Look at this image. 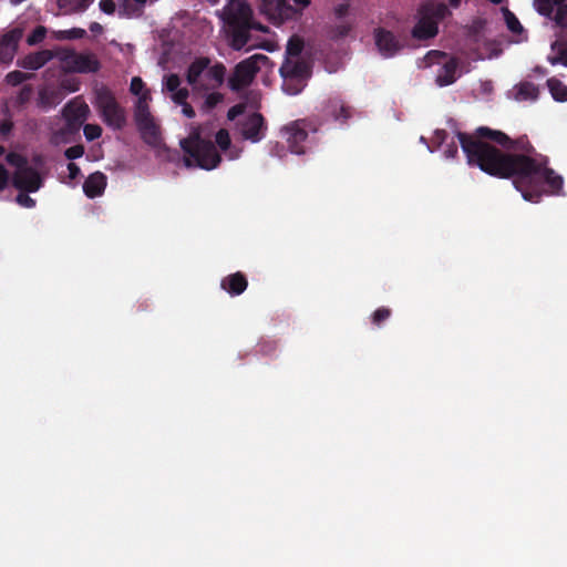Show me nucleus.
<instances>
[{
	"mask_svg": "<svg viewBox=\"0 0 567 567\" xmlns=\"http://www.w3.org/2000/svg\"><path fill=\"white\" fill-rule=\"evenodd\" d=\"M100 9L106 14H113L115 12L116 6L113 0H101Z\"/></svg>",
	"mask_w": 567,
	"mask_h": 567,
	"instance_id": "47",
	"label": "nucleus"
},
{
	"mask_svg": "<svg viewBox=\"0 0 567 567\" xmlns=\"http://www.w3.org/2000/svg\"><path fill=\"white\" fill-rule=\"evenodd\" d=\"M22 30L19 28L11 29L0 39V62L9 64L13 61L22 39Z\"/></svg>",
	"mask_w": 567,
	"mask_h": 567,
	"instance_id": "15",
	"label": "nucleus"
},
{
	"mask_svg": "<svg viewBox=\"0 0 567 567\" xmlns=\"http://www.w3.org/2000/svg\"><path fill=\"white\" fill-rule=\"evenodd\" d=\"M564 49H561L556 56L549 58L548 61L551 65L563 64L564 65Z\"/></svg>",
	"mask_w": 567,
	"mask_h": 567,
	"instance_id": "56",
	"label": "nucleus"
},
{
	"mask_svg": "<svg viewBox=\"0 0 567 567\" xmlns=\"http://www.w3.org/2000/svg\"><path fill=\"white\" fill-rule=\"evenodd\" d=\"M83 154H84V146L82 144L71 146L64 151V156L71 161L82 157Z\"/></svg>",
	"mask_w": 567,
	"mask_h": 567,
	"instance_id": "39",
	"label": "nucleus"
},
{
	"mask_svg": "<svg viewBox=\"0 0 567 567\" xmlns=\"http://www.w3.org/2000/svg\"><path fill=\"white\" fill-rule=\"evenodd\" d=\"M182 112L183 114L187 117V118H193L195 117V111L194 109L192 107V105L187 102L185 104H182Z\"/></svg>",
	"mask_w": 567,
	"mask_h": 567,
	"instance_id": "55",
	"label": "nucleus"
},
{
	"mask_svg": "<svg viewBox=\"0 0 567 567\" xmlns=\"http://www.w3.org/2000/svg\"><path fill=\"white\" fill-rule=\"evenodd\" d=\"M150 91L144 92L137 99L134 109V121L143 141L150 145H156L159 140V132L150 111Z\"/></svg>",
	"mask_w": 567,
	"mask_h": 567,
	"instance_id": "7",
	"label": "nucleus"
},
{
	"mask_svg": "<svg viewBox=\"0 0 567 567\" xmlns=\"http://www.w3.org/2000/svg\"><path fill=\"white\" fill-rule=\"evenodd\" d=\"M92 2L93 0H83V4L80 7V10H86Z\"/></svg>",
	"mask_w": 567,
	"mask_h": 567,
	"instance_id": "60",
	"label": "nucleus"
},
{
	"mask_svg": "<svg viewBox=\"0 0 567 567\" xmlns=\"http://www.w3.org/2000/svg\"><path fill=\"white\" fill-rule=\"evenodd\" d=\"M223 17L230 32V45L237 51L249 42L251 29L267 31V28L252 21V10L245 0H229Z\"/></svg>",
	"mask_w": 567,
	"mask_h": 567,
	"instance_id": "2",
	"label": "nucleus"
},
{
	"mask_svg": "<svg viewBox=\"0 0 567 567\" xmlns=\"http://www.w3.org/2000/svg\"><path fill=\"white\" fill-rule=\"evenodd\" d=\"M554 21L560 27H567V4L556 9Z\"/></svg>",
	"mask_w": 567,
	"mask_h": 567,
	"instance_id": "42",
	"label": "nucleus"
},
{
	"mask_svg": "<svg viewBox=\"0 0 567 567\" xmlns=\"http://www.w3.org/2000/svg\"><path fill=\"white\" fill-rule=\"evenodd\" d=\"M11 183L20 192L35 193L41 188L43 181L38 171L29 166L21 171H14Z\"/></svg>",
	"mask_w": 567,
	"mask_h": 567,
	"instance_id": "13",
	"label": "nucleus"
},
{
	"mask_svg": "<svg viewBox=\"0 0 567 567\" xmlns=\"http://www.w3.org/2000/svg\"><path fill=\"white\" fill-rule=\"evenodd\" d=\"M6 162L16 167V171L29 167L28 159L17 152H10L6 155Z\"/></svg>",
	"mask_w": 567,
	"mask_h": 567,
	"instance_id": "27",
	"label": "nucleus"
},
{
	"mask_svg": "<svg viewBox=\"0 0 567 567\" xmlns=\"http://www.w3.org/2000/svg\"><path fill=\"white\" fill-rule=\"evenodd\" d=\"M458 153V148L455 142H452L446 145V148L444 150V155L446 158H455Z\"/></svg>",
	"mask_w": 567,
	"mask_h": 567,
	"instance_id": "50",
	"label": "nucleus"
},
{
	"mask_svg": "<svg viewBox=\"0 0 567 567\" xmlns=\"http://www.w3.org/2000/svg\"><path fill=\"white\" fill-rule=\"evenodd\" d=\"M451 12L447 6L443 2H427L424 3L420 9L421 17H427L429 19L436 20V24L439 21L443 20L445 17L450 16Z\"/></svg>",
	"mask_w": 567,
	"mask_h": 567,
	"instance_id": "23",
	"label": "nucleus"
},
{
	"mask_svg": "<svg viewBox=\"0 0 567 567\" xmlns=\"http://www.w3.org/2000/svg\"><path fill=\"white\" fill-rule=\"evenodd\" d=\"M462 0H449V4L452 7V8H458L460 4H461Z\"/></svg>",
	"mask_w": 567,
	"mask_h": 567,
	"instance_id": "59",
	"label": "nucleus"
},
{
	"mask_svg": "<svg viewBox=\"0 0 567 567\" xmlns=\"http://www.w3.org/2000/svg\"><path fill=\"white\" fill-rule=\"evenodd\" d=\"M224 96L219 92H213L206 95L203 107L206 111H210L215 109L221 101Z\"/></svg>",
	"mask_w": 567,
	"mask_h": 567,
	"instance_id": "35",
	"label": "nucleus"
},
{
	"mask_svg": "<svg viewBox=\"0 0 567 567\" xmlns=\"http://www.w3.org/2000/svg\"><path fill=\"white\" fill-rule=\"evenodd\" d=\"M181 147L187 155L184 158L186 167L197 166L210 171L216 168L221 161L215 144L212 141L203 140L198 133L183 138Z\"/></svg>",
	"mask_w": 567,
	"mask_h": 567,
	"instance_id": "3",
	"label": "nucleus"
},
{
	"mask_svg": "<svg viewBox=\"0 0 567 567\" xmlns=\"http://www.w3.org/2000/svg\"><path fill=\"white\" fill-rule=\"evenodd\" d=\"M53 59V53L50 50H41L27 54L25 56L18 59L17 65L19 68L35 71L45 65Z\"/></svg>",
	"mask_w": 567,
	"mask_h": 567,
	"instance_id": "17",
	"label": "nucleus"
},
{
	"mask_svg": "<svg viewBox=\"0 0 567 567\" xmlns=\"http://www.w3.org/2000/svg\"><path fill=\"white\" fill-rule=\"evenodd\" d=\"M349 11V4L347 3H341L339 6L336 7L334 9V13L338 18H343Z\"/></svg>",
	"mask_w": 567,
	"mask_h": 567,
	"instance_id": "54",
	"label": "nucleus"
},
{
	"mask_svg": "<svg viewBox=\"0 0 567 567\" xmlns=\"http://www.w3.org/2000/svg\"><path fill=\"white\" fill-rule=\"evenodd\" d=\"M447 138V132L445 130H436L434 132L432 142L436 144V146H441Z\"/></svg>",
	"mask_w": 567,
	"mask_h": 567,
	"instance_id": "49",
	"label": "nucleus"
},
{
	"mask_svg": "<svg viewBox=\"0 0 567 567\" xmlns=\"http://www.w3.org/2000/svg\"><path fill=\"white\" fill-rule=\"evenodd\" d=\"M226 74V68L223 63H216L213 66H208L205 71V76L203 82L204 89H216L220 86L224 82Z\"/></svg>",
	"mask_w": 567,
	"mask_h": 567,
	"instance_id": "22",
	"label": "nucleus"
},
{
	"mask_svg": "<svg viewBox=\"0 0 567 567\" xmlns=\"http://www.w3.org/2000/svg\"><path fill=\"white\" fill-rule=\"evenodd\" d=\"M504 18L509 31L513 33H520L523 31V25L520 24L519 20L507 8L504 9Z\"/></svg>",
	"mask_w": 567,
	"mask_h": 567,
	"instance_id": "28",
	"label": "nucleus"
},
{
	"mask_svg": "<svg viewBox=\"0 0 567 567\" xmlns=\"http://www.w3.org/2000/svg\"><path fill=\"white\" fill-rule=\"evenodd\" d=\"M439 32L436 20L421 17L412 29V37L417 40H427L434 38Z\"/></svg>",
	"mask_w": 567,
	"mask_h": 567,
	"instance_id": "20",
	"label": "nucleus"
},
{
	"mask_svg": "<svg viewBox=\"0 0 567 567\" xmlns=\"http://www.w3.org/2000/svg\"><path fill=\"white\" fill-rule=\"evenodd\" d=\"M181 85V79L177 74L172 73L169 75L165 76V83L164 86L168 92H175L177 89H179Z\"/></svg>",
	"mask_w": 567,
	"mask_h": 567,
	"instance_id": "38",
	"label": "nucleus"
},
{
	"mask_svg": "<svg viewBox=\"0 0 567 567\" xmlns=\"http://www.w3.org/2000/svg\"><path fill=\"white\" fill-rule=\"evenodd\" d=\"M327 114L331 115L336 121L344 123L351 116L350 107L344 105L341 100H330L326 106Z\"/></svg>",
	"mask_w": 567,
	"mask_h": 567,
	"instance_id": "24",
	"label": "nucleus"
},
{
	"mask_svg": "<svg viewBox=\"0 0 567 567\" xmlns=\"http://www.w3.org/2000/svg\"><path fill=\"white\" fill-rule=\"evenodd\" d=\"M268 58L264 54H255L239 62L228 80V85L233 91H240L252 82L256 73L260 70L259 62H265Z\"/></svg>",
	"mask_w": 567,
	"mask_h": 567,
	"instance_id": "8",
	"label": "nucleus"
},
{
	"mask_svg": "<svg viewBox=\"0 0 567 567\" xmlns=\"http://www.w3.org/2000/svg\"><path fill=\"white\" fill-rule=\"evenodd\" d=\"M210 65V59L206 56L195 59L186 71V80L194 89H204L205 71Z\"/></svg>",
	"mask_w": 567,
	"mask_h": 567,
	"instance_id": "16",
	"label": "nucleus"
},
{
	"mask_svg": "<svg viewBox=\"0 0 567 567\" xmlns=\"http://www.w3.org/2000/svg\"><path fill=\"white\" fill-rule=\"evenodd\" d=\"M456 137L467 164L497 178H514L525 200L538 203L542 185L560 195L564 179L548 167V157L536 153L527 136L511 138L502 131L480 126L473 134L457 132Z\"/></svg>",
	"mask_w": 567,
	"mask_h": 567,
	"instance_id": "1",
	"label": "nucleus"
},
{
	"mask_svg": "<svg viewBox=\"0 0 567 567\" xmlns=\"http://www.w3.org/2000/svg\"><path fill=\"white\" fill-rule=\"evenodd\" d=\"M189 96V92L186 87H179L172 94V100L174 103L182 105L187 103V99Z\"/></svg>",
	"mask_w": 567,
	"mask_h": 567,
	"instance_id": "41",
	"label": "nucleus"
},
{
	"mask_svg": "<svg viewBox=\"0 0 567 567\" xmlns=\"http://www.w3.org/2000/svg\"><path fill=\"white\" fill-rule=\"evenodd\" d=\"M351 31L350 24H339L336 25L332 30V38L334 39H342L346 38Z\"/></svg>",
	"mask_w": 567,
	"mask_h": 567,
	"instance_id": "45",
	"label": "nucleus"
},
{
	"mask_svg": "<svg viewBox=\"0 0 567 567\" xmlns=\"http://www.w3.org/2000/svg\"><path fill=\"white\" fill-rule=\"evenodd\" d=\"M457 60L451 58L446 61L442 68L439 70L435 82L439 86H447L453 84L457 79Z\"/></svg>",
	"mask_w": 567,
	"mask_h": 567,
	"instance_id": "21",
	"label": "nucleus"
},
{
	"mask_svg": "<svg viewBox=\"0 0 567 567\" xmlns=\"http://www.w3.org/2000/svg\"><path fill=\"white\" fill-rule=\"evenodd\" d=\"M392 315V311L388 307H380L371 315V322L380 327L385 320H388Z\"/></svg>",
	"mask_w": 567,
	"mask_h": 567,
	"instance_id": "29",
	"label": "nucleus"
},
{
	"mask_svg": "<svg viewBox=\"0 0 567 567\" xmlns=\"http://www.w3.org/2000/svg\"><path fill=\"white\" fill-rule=\"evenodd\" d=\"M137 4L144 6L146 0H134Z\"/></svg>",
	"mask_w": 567,
	"mask_h": 567,
	"instance_id": "64",
	"label": "nucleus"
},
{
	"mask_svg": "<svg viewBox=\"0 0 567 567\" xmlns=\"http://www.w3.org/2000/svg\"><path fill=\"white\" fill-rule=\"evenodd\" d=\"M68 171H69V178L72 181L76 179L81 174V169L75 163H69Z\"/></svg>",
	"mask_w": 567,
	"mask_h": 567,
	"instance_id": "53",
	"label": "nucleus"
},
{
	"mask_svg": "<svg viewBox=\"0 0 567 567\" xmlns=\"http://www.w3.org/2000/svg\"><path fill=\"white\" fill-rule=\"evenodd\" d=\"M62 61L66 69L74 73H95L101 68L100 61L93 53L70 51L62 58Z\"/></svg>",
	"mask_w": 567,
	"mask_h": 567,
	"instance_id": "11",
	"label": "nucleus"
},
{
	"mask_svg": "<svg viewBox=\"0 0 567 567\" xmlns=\"http://www.w3.org/2000/svg\"><path fill=\"white\" fill-rule=\"evenodd\" d=\"M537 94V87L530 82H524L518 85L517 97L520 100L536 99Z\"/></svg>",
	"mask_w": 567,
	"mask_h": 567,
	"instance_id": "26",
	"label": "nucleus"
},
{
	"mask_svg": "<svg viewBox=\"0 0 567 567\" xmlns=\"http://www.w3.org/2000/svg\"><path fill=\"white\" fill-rule=\"evenodd\" d=\"M89 106L85 103H68L63 111L65 126L61 132L64 134H76L85 122Z\"/></svg>",
	"mask_w": 567,
	"mask_h": 567,
	"instance_id": "12",
	"label": "nucleus"
},
{
	"mask_svg": "<svg viewBox=\"0 0 567 567\" xmlns=\"http://www.w3.org/2000/svg\"><path fill=\"white\" fill-rule=\"evenodd\" d=\"M84 136L87 141H94L101 137L102 127L97 124H85L83 127Z\"/></svg>",
	"mask_w": 567,
	"mask_h": 567,
	"instance_id": "36",
	"label": "nucleus"
},
{
	"mask_svg": "<svg viewBox=\"0 0 567 567\" xmlns=\"http://www.w3.org/2000/svg\"><path fill=\"white\" fill-rule=\"evenodd\" d=\"M373 39L378 52L384 59L395 56L404 48V43L392 31L382 27L373 30Z\"/></svg>",
	"mask_w": 567,
	"mask_h": 567,
	"instance_id": "9",
	"label": "nucleus"
},
{
	"mask_svg": "<svg viewBox=\"0 0 567 567\" xmlns=\"http://www.w3.org/2000/svg\"><path fill=\"white\" fill-rule=\"evenodd\" d=\"M145 83L143 80L138 76H134L131 81L130 91L132 94L137 95L138 97L146 92L147 90H144Z\"/></svg>",
	"mask_w": 567,
	"mask_h": 567,
	"instance_id": "40",
	"label": "nucleus"
},
{
	"mask_svg": "<svg viewBox=\"0 0 567 567\" xmlns=\"http://www.w3.org/2000/svg\"><path fill=\"white\" fill-rule=\"evenodd\" d=\"M10 182V175L8 169L0 164V192L7 188L8 184Z\"/></svg>",
	"mask_w": 567,
	"mask_h": 567,
	"instance_id": "46",
	"label": "nucleus"
},
{
	"mask_svg": "<svg viewBox=\"0 0 567 567\" xmlns=\"http://www.w3.org/2000/svg\"><path fill=\"white\" fill-rule=\"evenodd\" d=\"M303 49V41L298 37L289 39L286 53L290 56L297 58L300 55Z\"/></svg>",
	"mask_w": 567,
	"mask_h": 567,
	"instance_id": "30",
	"label": "nucleus"
},
{
	"mask_svg": "<svg viewBox=\"0 0 567 567\" xmlns=\"http://www.w3.org/2000/svg\"><path fill=\"white\" fill-rule=\"evenodd\" d=\"M86 34V31L81 28H72L70 30H63L59 32L58 38L62 40L82 39Z\"/></svg>",
	"mask_w": 567,
	"mask_h": 567,
	"instance_id": "33",
	"label": "nucleus"
},
{
	"mask_svg": "<svg viewBox=\"0 0 567 567\" xmlns=\"http://www.w3.org/2000/svg\"><path fill=\"white\" fill-rule=\"evenodd\" d=\"M238 126L243 138L251 143H258L266 136L267 123L262 114L258 112L250 113L240 120Z\"/></svg>",
	"mask_w": 567,
	"mask_h": 567,
	"instance_id": "10",
	"label": "nucleus"
},
{
	"mask_svg": "<svg viewBox=\"0 0 567 567\" xmlns=\"http://www.w3.org/2000/svg\"><path fill=\"white\" fill-rule=\"evenodd\" d=\"M220 287L231 297L240 296L248 287V280L245 274L237 271L221 279Z\"/></svg>",
	"mask_w": 567,
	"mask_h": 567,
	"instance_id": "18",
	"label": "nucleus"
},
{
	"mask_svg": "<svg viewBox=\"0 0 567 567\" xmlns=\"http://www.w3.org/2000/svg\"><path fill=\"white\" fill-rule=\"evenodd\" d=\"M45 97H47V93L45 92H41L40 93V99H41L42 103H45Z\"/></svg>",
	"mask_w": 567,
	"mask_h": 567,
	"instance_id": "62",
	"label": "nucleus"
},
{
	"mask_svg": "<svg viewBox=\"0 0 567 567\" xmlns=\"http://www.w3.org/2000/svg\"><path fill=\"white\" fill-rule=\"evenodd\" d=\"M13 128V123L10 120H3L0 122V134L9 135Z\"/></svg>",
	"mask_w": 567,
	"mask_h": 567,
	"instance_id": "51",
	"label": "nucleus"
},
{
	"mask_svg": "<svg viewBox=\"0 0 567 567\" xmlns=\"http://www.w3.org/2000/svg\"><path fill=\"white\" fill-rule=\"evenodd\" d=\"M31 92H32V90L29 85L23 86L18 96L19 103L20 104L25 103L29 100Z\"/></svg>",
	"mask_w": 567,
	"mask_h": 567,
	"instance_id": "52",
	"label": "nucleus"
},
{
	"mask_svg": "<svg viewBox=\"0 0 567 567\" xmlns=\"http://www.w3.org/2000/svg\"><path fill=\"white\" fill-rule=\"evenodd\" d=\"M245 106L243 104H236L231 106L227 112V118L234 121L237 116L244 113Z\"/></svg>",
	"mask_w": 567,
	"mask_h": 567,
	"instance_id": "48",
	"label": "nucleus"
},
{
	"mask_svg": "<svg viewBox=\"0 0 567 567\" xmlns=\"http://www.w3.org/2000/svg\"><path fill=\"white\" fill-rule=\"evenodd\" d=\"M76 1L78 0H58L56 4L59 9L63 10L65 13H74L76 12Z\"/></svg>",
	"mask_w": 567,
	"mask_h": 567,
	"instance_id": "44",
	"label": "nucleus"
},
{
	"mask_svg": "<svg viewBox=\"0 0 567 567\" xmlns=\"http://www.w3.org/2000/svg\"><path fill=\"white\" fill-rule=\"evenodd\" d=\"M564 65L567 66V49H564Z\"/></svg>",
	"mask_w": 567,
	"mask_h": 567,
	"instance_id": "63",
	"label": "nucleus"
},
{
	"mask_svg": "<svg viewBox=\"0 0 567 567\" xmlns=\"http://www.w3.org/2000/svg\"><path fill=\"white\" fill-rule=\"evenodd\" d=\"M83 4V0L76 1V12H82L83 10H80V7Z\"/></svg>",
	"mask_w": 567,
	"mask_h": 567,
	"instance_id": "61",
	"label": "nucleus"
},
{
	"mask_svg": "<svg viewBox=\"0 0 567 567\" xmlns=\"http://www.w3.org/2000/svg\"><path fill=\"white\" fill-rule=\"evenodd\" d=\"M553 2V7L556 6L557 8L560 6H567L566 0H550Z\"/></svg>",
	"mask_w": 567,
	"mask_h": 567,
	"instance_id": "58",
	"label": "nucleus"
},
{
	"mask_svg": "<svg viewBox=\"0 0 567 567\" xmlns=\"http://www.w3.org/2000/svg\"><path fill=\"white\" fill-rule=\"evenodd\" d=\"M534 4L538 13L548 18L551 17L554 7L550 0H535Z\"/></svg>",
	"mask_w": 567,
	"mask_h": 567,
	"instance_id": "37",
	"label": "nucleus"
},
{
	"mask_svg": "<svg viewBox=\"0 0 567 567\" xmlns=\"http://www.w3.org/2000/svg\"><path fill=\"white\" fill-rule=\"evenodd\" d=\"M547 85L555 101L567 102V85L556 78L547 80Z\"/></svg>",
	"mask_w": 567,
	"mask_h": 567,
	"instance_id": "25",
	"label": "nucleus"
},
{
	"mask_svg": "<svg viewBox=\"0 0 567 567\" xmlns=\"http://www.w3.org/2000/svg\"><path fill=\"white\" fill-rule=\"evenodd\" d=\"M280 74L285 80L284 89L289 94H297L300 92V89H291L288 81L292 80H302L308 73V66L302 61H292L287 59L281 68Z\"/></svg>",
	"mask_w": 567,
	"mask_h": 567,
	"instance_id": "14",
	"label": "nucleus"
},
{
	"mask_svg": "<svg viewBox=\"0 0 567 567\" xmlns=\"http://www.w3.org/2000/svg\"><path fill=\"white\" fill-rule=\"evenodd\" d=\"M96 107L103 122L112 130L121 131L126 126V111L107 87H102L96 92Z\"/></svg>",
	"mask_w": 567,
	"mask_h": 567,
	"instance_id": "5",
	"label": "nucleus"
},
{
	"mask_svg": "<svg viewBox=\"0 0 567 567\" xmlns=\"http://www.w3.org/2000/svg\"><path fill=\"white\" fill-rule=\"evenodd\" d=\"M47 35V28L43 25H38L34 30L28 35L27 43L29 45H37L41 43Z\"/></svg>",
	"mask_w": 567,
	"mask_h": 567,
	"instance_id": "31",
	"label": "nucleus"
},
{
	"mask_svg": "<svg viewBox=\"0 0 567 567\" xmlns=\"http://www.w3.org/2000/svg\"><path fill=\"white\" fill-rule=\"evenodd\" d=\"M216 144L221 151H227L231 144L230 136L227 130L220 128L215 135Z\"/></svg>",
	"mask_w": 567,
	"mask_h": 567,
	"instance_id": "34",
	"label": "nucleus"
},
{
	"mask_svg": "<svg viewBox=\"0 0 567 567\" xmlns=\"http://www.w3.org/2000/svg\"><path fill=\"white\" fill-rule=\"evenodd\" d=\"M32 75L23 73L21 71H11L6 75V82L9 85L17 86L23 83L24 81L29 80Z\"/></svg>",
	"mask_w": 567,
	"mask_h": 567,
	"instance_id": "32",
	"label": "nucleus"
},
{
	"mask_svg": "<svg viewBox=\"0 0 567 567\" xmlns=\"http://www.w3.org/2000/svg\"><path fill=\"white\" fill-rule=\"evenodd\" d=\"M106 187V176L102 172L90 174L83 184V192L89 198L101 196Z\"/></svg>",
	"mask_w": 567,
	"mask_h": 567,
	"instance_id": "19",
	"label": "nucleus"
},
{
	"mask_svg": "<svg viewBox=\"0 0 567 567\" xmlns=\"http://www.w3.org/2000/svg\"><path fill=\"white\" fill-rule=\"evenodd\" d=\"M310 0H261L260 12L275 25L295 19Z\"/></svg>",
	"mask_w": 567,
	"mask_h": 567,
	"instance_id": "6",
	"label": "nucleus"
},
{
	"mask_svg": "<svg viewBox=\"0 0 567 567\" xmlns=\"http://www.w3.org/2000/svg\"><path fill=\"white\" fill-rule=\"evenodd\" d=\"M28 194L29 193L20 192L16 197V202L22 207L32 208L35 206V200Z\"/></svg>",
	"mask_w": 567,
	"mask_h": 567,
	"instance_id": "43",
	"label": "nucleus"
},
{
	"mask_svg": "<svg viewBox=\"0 0 567 567\" xmlns=\"http://www.w3.org/2000/svg\"><path fill=\"white\" fill-rule=\"evenodd\" d=\"M90 31L93 33H101L103 31V27L99 22H92L90 24Z\"/></svg>",
	"mask_w": 567,
	"mask_h": 567,
	"instance_id": "57",
	"label": "nucleus"
},
{
	"mask_svg": "<svg viewBox=\"0 0 567 567\" xmlns=\"http://www.w3.org/2000/svg\"><path fill=\"white\" fill-rule=\"evenodd\" d=\"M319 131V123L310 118H300L286 124L281 133L291 153L301 155L317 143L316 134Z\"/></svg>",
	"mask_w": 567,
	"mask_h": 567,
	"instance_id": "4",
	"label": "nucleus"
}]
</instances>
